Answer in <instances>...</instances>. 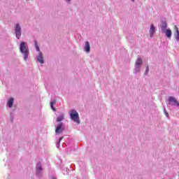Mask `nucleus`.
Listing matches in <instances>:
<instances>
[{
    "mask_svg": "<svg viewBox=\"0 0 179 179\" xmlns=\"http://www.w3.org/2000/svg\"><path fill=\"white\" fill-rule=\"evenodd\" d=\"M20 52L22 55L24 61H27L29 55H30V51L29 50V45L27 43L22 41L20 43Z\"/></svg>",
    "mask_w": 179,
    "mask_h": 179,
    "instance_id": "obj_1",
    "label": "nucleus"
},
{
    "mask_svg": "<svg viewBox=\"0 0 179 179\" xmlns=\"http://www.w3.org/2000/svg\"><path fill=\"white\" fill-rule=\"evenodd\" d=\"M143 64V60H142V58L138 57L136 60L134 69V73L136 75V73H139L142 69V64Z\"/></svg>",
    "mask_w": 179,
    "mask_h": 179,
    "instance_id": "obj_2",
    "label": "nucleus"
},
{
    "mask_svg": "<svg viewBox=\"0 0 179 179\" xmlns=\"http://www.w3.org/2000/svg\"><path fill=\"white\" fill-rule=\"evenodd\" d=\"M70 118L73 122H76L77 124H80V119L79 118V113L76 111V110L73 109L70 112Z\"/></svg>",
    "mask_w": 179,
    "mask_h": 179,
    "instance_id": "obj_3",
    "label": "nucleus"
},
{
    "mask_svg": "<svg viewBox=\"0 0 179 179\" xmlns=\"http://www.w3.org/2000/svg\"><path fill=\"white\" fill-rule=\"evenodd\" d=\"M14 31L16 38L20 40V37H22V26H20V23L15 24Z\"/></svg>",
    "mask_w": 179,
    "mask_h": 179,
    "instance_id": "obj_4",
    "label": "nucleus"
},
{
    "mask_svg": "<svg viewBox=\"0 0 179 179\" xmlns=\"http://www.w3.org/2000/svg\"><path fill=\"white\" fill-rule=\"evenodd\" d=\"M43 176V164L41 162H38L36 166V176L41 177Z\"/></svg>",
    "mask_w": 179,
    "mask_h": 179,
    "instance_id": "obj_5",
    "label": "nucleus"
},
{
    "mask_svg": "<svg viewBox=\"0 0 179 179\" xmlns=\"http://www.w3.org/2000/svg\"><path fill=\"white\" fill-rule=\"evenodd\" d=\"M168 103L169 106L173 107H179V102L177 101V99L173 96H169Z\"/></svg>",
    "mask_w": 179,
    "mask_h": 179,
    "instance_id": "obj_6",
    "label": "nucleus"
},
{
    "mask_svg": "<svg viewBox=\"0 0 179 179\" xmlns=\"http://www.w3.org/2000/svg\"><path fill=\"white\" fill-rule=\"evenodd\" d=\"M64 132V123L60 122L57 124L55 129L56 135H59Z\"/></svg>",
    "mask_w": 179,
    "mask_h": 179,
    "instance_id": "obj_7",
    "label": "nucleus"
},
{
    "mask_svg": "<svg viewBox=\"0 0 179 179\" xmlns=\"http://www.w3.org/2000/svg\"><path fill=\"white\" fill-rule=\"evenodd\" d=\"M36 61L39 62V64H44V57H43V52H40L38 55L36 56Z\"/></svg>",
    "mask_w": 179,
    "mask_h": 179,
    "instance_id": "obj_8",
    "label": "nucleus"
},
{
    "mask_svg": "<svg viewBox=\"0 0 179 179\" xmlns=\"http://www.w3.org/2000/svg\"><path fill=\"white\" fill-rule=\"evenodd\" d=\"M160 27L162 33H164L165 30L167 29V22L164 20H162Z\"/></svg>",
    "mask_w": 179,
    "mask_h": 179,
    "instance_id": "obj_9",
    "label": "nucleus"
},
{
    "mask_svg": "<svg viewBox=\"0 0 179 179\" xmlns=\"http://www.w3.org/2000/svg\"><path fill=\"white\" fill-rule=\"evenodd\" d=\"M149 33L151 38L155 36V33H156V27L153 24L150 25Z\"/></svg>",
    "mask_w": 179,
    "mask_h": 179,
    "instance_id": "obj_10",
    "label": "nucleus"
},
{
    "mask_svg": "<svg viewBox=\"0 0 179 179\" xmlns=\"http://www.w3.org/2000/svg\"><path fill=\"white\" fill-rule=\"evenodd\" d=\"M162 33L165 34L167 38H171V36H173V32L170 29H165V31Z\"/></svg>",
    "mask_w": 179,
    "mask_h": 179,
    "instance_id": "obj_11",
    "label": "nucleus"
},
{
    "mask_svg": "<svg viewBox=\"0 0 179 179\" xmlns=\"http://www.w3.org/2000/svg\"><path fill=\"white\" fill-rule=\"evenodd\" d=\"M15 99L13 98H10L7 101V106L8 108H12L13 107V103Z\"/></svg>",
    "mask_w": 179,
    "mask_h": 179,
    "instance_id": "obj_12",
    "label": "nucleus"
},
{
    "mask_svg": "<svg viewBox=\"0 0 179 179\" xmlns=\"http://www.w3.org/2000/svg\"><path fill=\"white\" fill-rule=\"evenodd\" d=\"M84 50L86 51V52H90V43L89 41L85 42Z\"/></svg>",
    "mask_w": 179,
    "mask_h": 179,
    "instance_id": "obj_13",
    "label": "nucleus"
},
{
    "mask_svg": "<svg viewBox=\"0 0 179 179\" xmlns=\"http://www.w3.org/2000/svg\"><path fill=\"white\" fill-rule=\"evenodd\" d=\"M174 37H175V39L176 40V41L178 43H179V30H178V28L177 27H176V32H175V34H174Z\"/></svg>",
    "mask_w": 179,
    "mask_h": 179,
    "instance_id": "obj_14",
    "label": "nucleus"
},
{
    "mask_svg": "<svg viewBox=\"0 0 179 179\" xmlns=\"http://www.w3.org/2000/svg\"><path fill=\"white\" fill-rule=\"evenodd\" d=\"M34 47L38 52H40V47L38 46V43H37V41L34 40Z\"/></svg>",
    "mask_w": 179,
    "mask_h": 179,
    "instance_id": "obj_15",
    "label": "nucleus"
},
{
    "mask_svg": "<svg viewBox=\"0 0 179 179\" xmlns=\"http://www.w3.org/2000/svg\"><path fill=\"white\" fill-rule=\"evenodd\" d=\"M64 120V114H61L60 115H59L57 118V122H61V121H62Z\"/></svg>",
    "mask_w": 179,
    "mask_h": 179,
    "instance_id": "obj_16",
    "label": "nucleus"
},
{
    "mask_svg": "<svg viewBox=\"0 0 179 179\" xmlns=\"http://www.w3.org/2000/svg\"><path fill=\"white\" fill-rule=\"evenodd\" d=\"M55 103H57V101L55 100L50 101V107H51L52 110H53L54 111H56L55 108H54V104H55Z\"/></svg>",
    "mask_w": 179,
    "mask_h": 179,
    "instance_id": "obj_17",
    "label": "nucleus"
},
{
    "mask_svg": "<svg viewBox=\"0 0 179 179\" xmlns=\"http://www.w3.org/2000/svg\"><path fill=\"white\" fill-rule=\"evenodd\" d=\"M62 139H64V137H60V138H59V141H58L57 143H56V147H57V148H59V145H60L61 141H62Z\"/></svg>",
    "mask_w": 179,
    "mask_h": 179,
    "instance_id": "obj_18",
    "label": "nucleus"
},
{
    "mask_svg": "<svg viewBox=\"0 0 179 179\" xmlns=\"http://www.w3.org/2000/svg\"><path fill=\"white\" fill-rule=\"evenodd\" d=\"M163 108H164V113L166 117L167 118H169V113H167V110H166V107L164 106Z\"/></svg>",
    "mask_w": 179,
    "mask_h": 179,
    "instance_id": "obj_19",
    "label": "nucleus"
},
{
    "mask_svg": "<svg viewBox=\"0 0 179 179\" xmlns=\"http://www.w3.org/2000/svg\"><path fill=\"white\" fill-rule=\"evenodd\" d=\"M149 73V66H147L145 71V75H148Z\"/></svg>",
    "mask_w": 179,
    "mask_h": 179,
    "instance_id": "obj_20",
    "label": "nucleus"
},
{
    "mask_svg": "<svg viewBox=\"0 0 179 179\" xmlns=\"http://www.w3.org/2000/svg\"><path fill=\"white\" fill-rule=\"evenodd\" d=\"M13 118H14L13 114L11 113L10 115V121L11 122H13Z\"/></svg>",
    "mask_w": 179,
    "mask_h": 179,
    "instance_id": "obj_21",
    "label": "nucleus"
},
{
    "mask_svg": "<svg viewBox=\"0 0 179 179\" xmlns=\"http://www.w3.org/2000/svg\"><path fill=\"white\" fill-rule=\"evenodd\" d=\"M65 2H66L69 5H71L72 0H65Z\"/></svg>",
    "mask_w": 179,
    "mask_h": 179,
    "instance_id": "obj_22",
    "label": "nucleus"
},
{
    "mask_svg": "<svg viewBox=\"0 0 179 179\" xmlns=\"http://www.w3.org/2000/svg\"><path fill=\"white\" fill-rule=\"evenodd\" d=\"M66 171H67V174H68V173H69V169H66Z\"/></svg>",
    "mask_w": 179,
    "mask_h": 179,
    "instance_id": "obj_23",
    "label": "nucleus"
},
{
    "mask_svg": "<svg viewBox=\"0 0 179 179\" xmlns=\"http://www.w3.org/2000/svg\"><path fill=\"white\" fill-rule=\"evenodd\" d=\"M132 2H135V0H131Z\"/></svg>",
    "mask_w": 179,
    "mask_h": 179,
    "instance_id": "obj_24",
    "label": "nucleus"
}]
</instances>
